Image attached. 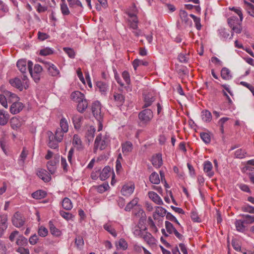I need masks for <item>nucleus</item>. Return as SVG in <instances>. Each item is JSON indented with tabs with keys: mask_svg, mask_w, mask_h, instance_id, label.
<instances>
[{
	"mask_svg": "<svg viewBox=\"0 0 254 254\" xmlns=\"http://www.w3.org/2000/svg\"><path fill=\"white\" fill-rule=\"evenodd\" d=\"M110 141L109 135L107 132L101 133L97 136L94 143V151L104 149Z\"/></svg>",
	"mask_w": 254,
	"mask_h": 254,
	"instance_id": "nucleus-1",
	"label": "nucleus"
},
{
	"mask_svg": "<svg viewBox=\"0 0 254 254\" xmlns=\"http://www.w3.org/2000/svg\"><path fill=\"white\" fill-rule=\"evenodd\" d=\"M27 65L29 71L33 80L35 82H39L43 70L42 67L40 65L36 64L32 69L33 63L30 61L28 62Z\"/></svg>",
	"mask_w": 254,
	"mask_h": 254,
	"instance_id": "nucleus-2",
	"label": "nucleus"
},
{
	"mask_svg": "<svg viewBox=\"0 0 254 254\" xmlns=\"http://www.w3.org/2000/svg\"><path fill=\"white\" fill-rule=\"evenodd\" d=\"M25 76H24V78ZM9 83L13 87L18 89L20 91H22L23 88L27 89L28 87V81L23 79V82L18 78H14L9 80Z\"/></svg>",
	"mask_w": 254,
	"mask_h": 254,
	"instance_id": "nucleus-3",
	"label": "nucleus"
},
{
	"mask_svg": "<svg viewBox=\"0 0 254 254\" xmlns=\"http://www.w3.org/2000/svg\"><path fill=\"white\" fill-rule=\"evenodd\" d=\"M138 117L142 124H146L153 118V113L150 109H145L139 114Z\"/></svg>",
	"mask_w": 254,
	"mask_h": 254,
	"instance_id": "nucleus-4",
	"label": "nucleus"
},
{
	"mask_svg": "<svg viewBox=\"0 0 254 254\" xmlns=\"http://www.w3.org/2000/svg\"><path fill=\"white\" fill-rule=\"evenodd\" d=\"M101 105L98 101L94 102L92 105V111L94 116L97 120L102 119Z\"/></svg>",
	"mask_w": 254,
	"mask_h": 254,
	"instance_id": "nucleus-5",
	"label": "nucleus"
},
{
	"mask_svg": "<svg viewBox=\"0 0 254 254\" xmlns=\"http://www.w3.org/2000/svg\"><path fill=\"white\" fill-rule=\"evenodd\" d=\"M167 210L161 206H156L153 213L154 220L159 221L166 214Z\"/></svg>",
	"mask_w": 254,
	"mask_h": 254,
	"instance_id": "nucleus-6",
	"label": "nucleus"
},
{
	"mask_svg": "<svg viewBox=\"0 0 254 254\" xmlns=\"http://www.w3.org/2000/svg\"><path fill=\"white\" fill-rule=\"evenodd\" d=\"M134 185L132 183L125 184L121 190V193L125 196H130L134 191Z\"/></svg>",
	"mask_w": 254,
	"mask_h": 254,
	"instance_id": "nucleus-7",
	"label": "nucleus"
},
{
	"mask_svg": "<svg viewBox=\"0 0 254 254\" xmlns=\"http://www.w3.org/2000/svg\"><path fill=\"white\" fill-rule=\"evenodd\" d=\"M130 27L133 30V33L136 36H139L141 35V31L137 30V23L138 20L135 15H130V19L129 20Z\"/></svg>",
	"mask_w": 254,
	"mask_h": 254,
	"instance_id": "nucleus-8",
	"label": "nucleus"
},
{
	"mask_svg": "<svg viewBox=\"0 0 254 254\" xmlns=\"http://www.w3.org/2000/svg\"><path fill=\"white\" fill-rule=\"evenodd\" d=\"M44 64L45 68L48 69L51 75L52 76H58L60 75L59 70L54 64L48 62H45Z\"/></svg>",
	"mask_w": 254,
	"mask_h": 254,
	"instance_id": "nucleus-9",
	"label": "nucleus"
},
{
	"mask_svg": "<svg viewBox=\"0 0 254 254\" xmlns=\"http://www.w3.org/2000/svg\"><path fill=\"white\" fill-rule=\"evenodd\" d=\"M60 156L55 157L54 159L49 161L47 164V169L51 174H53L56 171L57 164L59 161Z\"/></svg>",
	"mask_w": 254,
	"mask_h": 254,
	"instance_id": "nucleus-10",
	"label": "nucleus"
},
{
	"mask_svg": "<svg viewBox=\"0 0 254 254\" xmlns=\"http://www.w3.org/2000/svg\"><path fill=\"white\" fill-rule=\"evenodd\" d=\"M12 224L16 227L22 226L24 223V220L21 214L19 212H16L12 219Z\"/></svg>",
	"mask_w": 254,
	"mask_h": 254,
	"instance_id": "nucleus-11",
	"label": "nucleus"
},
{
	"mask_svg": "<svg viewBox=\"0 0 254 254\" xmlns=\"http://www.w3.org/2000/svg\"><path fill=\"white\" fill-rule=\"evenodd\" d=\"M23 104L17 101L13 102L10 107V112L12 114H16L19 113L23 108Z\"/></svg>",
	"mask_w": 254,
	"mask_h": 254,
	"instance_id": "nucleus-12",
	"label": "nucleus"
},
{
	"mask_svg": "<svg viewBox=\"0 0 254 254\" xmlns=\"http://www.w3.org/2000/svg\"><path fill=\"white\" fill-rule=\"evenodd\" d=\"M142 237L150 247H153L156 245L157 240L150 233L148 232H145Z\"/></svg>",
	"mask_w": 254,
	"mask_h": 254,
	"instance_id": "nucleus-13",
	"label": "nucleus"
},
{
	"mask_svg": "<svg viewBox=\"0 0 254 254\" xmlns=\"http://www.w3.org/2000/svg\"><path fill=\"white\" fill-rule=\"evenodd\" d=\"M213 166L212 163L209 161H205L203 164V170L207 175L211 178L214 176V173L212 170Z\"/></svg>",
	"mask_w": 254,
	"mask_h": 254,
	"instance_id": "nucleus-14",
	"label": "nucleus"
},
{
	"mask_svg": "<svg viewBox=\"0 0 254 254\" xmlns=\"http://www.w3.org/2000/svg\"><path fill=\"white\" fill-rule=\"evenodd\" d=\"M37 176L45 182H49L51 177L47 171L45 169H39L37 172Z\"/></svg>",
	"mask_w": 254,
	"mask_h": 254,
	"instance_id": "nucleus-15",
	"label": "nucleus"
},
{
	"mask_svg": "<svg viewBox=\"0 0 254 254\" xmlns=\"http://www.w3.org/2000/svg\"><path fill=\"white\" fill-rule=\"evenodd\" d=\"M133 149L132 143L130 141H126L122 144V150L125 155H127Z\"/></svg>",
	"mask_w": 254,
	"mask_h": 254,
	"instance_id": "nucleus-16",
	"label": "nucleus"
},
{
	"mask_svg": "<svg viewBox=\"0 0 254 254\" xmlns=\"http://www.w3.org/2000/svg\"><path fill=\"white\" fill-rule=\"evenodd\" d=\"M218 36L220 38L223 40H226L228 38L231 39L233 37V34L229 37L230 34L229 31L224 28H220L218 30Z\"/></svg>",
	"mask_w": 254,
	"mask_h": 254,
	"instance_id": "nucleus-17",
	"label": "nucleus"
},
{
	"mask_svg": "<svg viewBox=\"0 0 254 254\" xmlns=\"http://www.w3.org/2000/svg\"><path fill=\"white\" fill-rule=\"evenodd\" d=\"M113 100L117 106H121L124 103L125 97L122 93L115 92L113 94Z\"/></svg>",
	"mask_w": 254,
	"mask_h": 254,
	"instance_id": "nucleus-18",
	"label": "nucleus"
},
{
	"mask_svg": "<svg viewBox=\"0 0 254 254\" xmlns=\"http://www.w3.org/2000/svg\"><path fill=\"white\" fill-rule=\"evenodd\" d=\"M180 16L183 22L188 26H191L192 25L191 20L189 18L187 12L183 10H181L180 12Z\"/></svg>",
	"mask_w": 254,
	"mask_h": 254,
	"instance_id": "nucleus-19",
	"label": "nucleus"
},
{
	"mask_svg": "<svg viewBox=\"0 0 254 254\" xmlns=\"http://www.w3.org/2000/svg\"><path fill=\"white\" fill-rule=\"evenodd\" d=\"M83 118L79 115H74L72 117V121L75 129H79L82 124Z\"/></svg>",
	"mask_w": 254,
	"mask_h": 254,
	"instance_id": "nucleus-20",
	"label": "nucleus"
},
{
	"mask_svg": "<svg viewBox=\"0 0 254 254\" xmlns=\"http://www.w3.org/2000/svg\"><path fill=\"white\" fill-rule=\"evenodd\" d=\"M149 197L156 204L158 205L163 204V202L161 197L155 192L149 191L148 192Z\"/></svg>",
	"mask_w": 254,
	"mask_h": 254,
	"instance_id": "nucleus-21",
	"label": "nucleus"
},
{
	"mask_svg": "<svg viewBox=\"0 0 254 254\" xmlns=\"http://www.w3.org/2000/svg\"><path fill=\"white\" fill-rule=\"evenodd\" d=\"M9 119L8 112L4 110H0V125L4 126L7 124Z\"/></svg>",
	"mask_w": 254,
	"mask_h": 254,
	"instance_id": "nucleus-22",
	"label": "nucleus"
},
{
	"mask_svg": "<svg viewBox=\"0 0 254 254\" xmlns=\"http://www.w3.org/2000/svg\"><path fill=\"white\" fill-rule=\"evenodd\" d=\"M73 146L78 150H82L83 148L80 137L77 134H74L72 139Z\"/></svg>",
	"mask_w": 254,
	"mask_h": 254,
	"instance_id": "nucleus-23",
	"label": "nucleus"
},
{
	"mask_svg": "<svg viewBox=\"0 0 254 254\" xmlns=\"http://www.w3.org/2000/svg\"><path fill=\"white\" fill-rule=\"evenodd\" d=\"M152 163L155 168H159L162 164L161 154H157L153 156L152 158Z\"/></svg>",
	"mask_w": 254,
	"mask_h": 254,
	"instance_id": "nucleus-24",
	"label": "nucleus"
},
{
	"mask_svg": "<svg viewBox=\"0 0 254 254\" xmlns=\"http://www.w3.org/2000/svg\"><path fill=\"white\" fill-rule=\"evenodd\" d=\"M4 93L7 102L13 103L15 101H19V98L15 94L12 93L8 91H4Z\"/></svg>",
	"mask_w": 254,
	"mask_h": 254,
	"instance_id": "nucleus-25",
	"label": "nucleus"
},
{
	"mask_svg": "<svg viewBox=\"0 0 254 254\" xmlns=\"http://www.w3.org/2000/svg\"><path fill=\"white\" fill-rule=\"evenodd\" d=\"M49 225L50 232L53 235L56 237H59L62 235L61 230L55 226L52 221H49Z\"/></svg>",
	"mask_w": 254,
	"mask_h": 254,
	"instance_id": "nucleus-26",
	"label": "nucleus"
},
{
	"mask_svg": "<svg viewBox=\"0 0 254 254\" xmlns=\"http://www.w3.org/2000/svg\"><path fill=\"white\" fill-rule=\"evenodd\" d=\"M28 154V150L26 147H23L22 151L18 159V163L20 166H23Z\"/></svg>",
	"mask_w": 254,
	"mask_h": 254,
	"instance_id": "nucleus-27",
	"label": "nucleus"
},
{
	"mask_svg": "<svg viewBox=\"0 0 254 254\" xmlns=\"http://www.w3.org/2000/svg\"><path fill=\"white\" fill-rule=\"evenodd\" d=\"M96 89L98 90L102 94L106 93L108 89V85L102 81H98L96 83Z\"/></svg>",
	"mask_w": 254,
	"mask_h": 254,
	"instance_id": "nucleus-28",
	"label": "nucleus"
},
{
	"mask_svg": "<svg viewBox=\"0 0 254 254\" xmlns=\"http://www.w3.org/2000/svg\"><path fill=\"white\" fill-rule=\"evenodd\" d=\"M84 94L78 91H74L71 94V99L77 103L82 99H84Z\"/></svg>",
	"mask_w": 254,
	"mask_h": 254,
	"instance_id": "nucleus-29",
	"label": "nucleus"
},
{
	"mask_svg": "<svg viewBox=\"0 0 254 254\" xmlns=\"http://www.w3.org/2000/svg\"><path fill=\"white\" fill-rule=\"evenodd\" d=\"M59 142H60L58 141L57 140L55 139L54 136L51 132V134L49 135L48 146L51 148L56 149L58 147Z\"/></svg>",
	"mask_w": 254,
	"mask_h": 254,
	"instance_id": "nucleus-30",
	"label": "nucleus"
},
{
	"mask_svg": "<svg viewBox=\"0 0 254 254\" xmlns=\"http://www.w3.org/2000/svg\"><path fill=\"white\" fill-rule=\"evenodd\" d=\"M95 131V128L93 126H90L88 127L85 137L87 139L89 142L93 140L94 137V133Z\"/></svg>",
	"mask_w": 254,
	"mask_h": 254,
	"instance_id": "nucleus-31",
	"label": "nucleus"
},
{
	"mask_svg": "<svg viewBox=\"0 0 254 254\" xmlns=\"http://www.w3.org/2000/svg\"><path fill=\"white\" fill-rule=\"evenodd\" d=\"M17 66L19 70L23 73H25L27 70V62L25 60H20L17 62Z\"/></svg>",
	"mask_w": 254,
	"mask_h": 254,
	"instance_id": "nucleus-32",
	"label": "nucleus"
},
{
	"mask_svg": "<svg viewBox=\"0 0 254 254\" xmlns=\"http://www.w3.org/2000/svg\"><path fill=\"white\" fill-rule=\"evenodd\" d=\"M202 120L206 123L210 122L212 120L211 113L207 110H203L201 113Z\"/></svg>",
	"mask_w": 254,
	"mask_h": 254,
	"instance_id": "nucleus-33",
	"label": "nucleus"
},
{
	"mask_svg": "<svg viewBox=\"0 0 254 254\" xmlns=\"http://www.w3.org/2000/svg\"><path fill=\"white\" fill-rule=\"evenodd\" d=\"M245 8L251 16L254 17V6L246 0H244Z\"/></svg>",
	"mask_w": 254,
	"mask_h": 254,
	"instance_id": "nucleus-34",
	"label": "nucleus"
},
{
	"mask_svg": "<svg viewBox=\"0 0 254 254\" xmlns=\"http://www.w3.org/2000/svg\"><path fill=\"white\" fill-rule=\"evenodd\" d=\"M221 76L223 79L229 80L231 79L232 75L230 70L227 67H223L221 71Z\"/></svg>",
	"mask_w": 254,
	"mask_h": 254,
	"instance_id": "nucleus-35",
	"label": "nucleus"
},
{
	"mask_svg": "<svg viewBox=\"0 0 254 254\" xmlns=\"http://www.w3.org/2000/svg\"><path fill=\"white\" fill-rule=\"evenodd\" d=\"M87 102L84 98L77 103V109L79 112L82 113L87 108Z\"/></svg>",
	"mask_w": 254,
	"mask_h": 254,
	"instance_id": "nucleus-36",
	"label": "nucleus"
},
{
	"mask_svg": "<svg viewBox=\"0 0 254 254\" xmlns=\"http://www.w3.org/2000/svg\"><path fill=\"white\" fill-rule=\"evenodd\" d=\"M117 249H121L123 251L126 250L128 248V244L124 239H121L116 244Z\"/></svg>",
	"mask_w": 254,
	"mask_h": 254,
	"instance_id": "nucleus-37",
	"label": "nucleus"
},
{
	"mask_svg": "<svg viewBox=\"0 0 254 254\" xmlns=\"http://www.w3.org/2000/svg\"><path fill=\"white\" fill-rule=\"evenodd\" d=\"M7 215L2 214L0 216V226L1 230H6L7 228Z\"/></svg>",
	"mask_w": 254,
	"mask_h": 254,
	"instance_id": "nucleus-38",
	"label": "nucleus"
},
{
	"mask_svg": "<svg viewBox=\"0 0 254 254\" xmlns=\"http://www.w3.org/2000/svg\"><path fill=\"white\" fill-rule=\"evenodd\" d=\"M62 206L64 209L67 210H71L73 207L71 200L67 197L64 198L62 202Z\"/></svg>",
	"mask_w": 254,
	"mask_h": 254,
	"instance_id": "nucleus-39",
	"label": "nucleus"
},
{
	"mask_svg": "<svg viewBox=\"0 0 254 254\" xmlns=\"http://www.w3.org/2000/svg\"><path fill=\"white\" fill-rule=\"evenodd\" d=\"M110 172V168L109 167H105L100 173V178L101 180H105L109 177Z\"/></svg>",
	"mask_w": 254,
	"mask_h": 254,
	"instance_id": "nucleus-40",
	"label": "nucleus"
},
{
	"mask_svg": "<svg viewBox=\"0 0 254 254\" xmlns=\"http://www.w3.org/2000/svg\"><path fill=\"white\" fill-rule=\"evenodd\" d=\"M60 129L64 132H67L68 130V124L67 120L63 118L60 121Z\"/></svg>",
	"mask_w": 254,
	"mask_h": 254,
	"instance_id": "nucleus-41",
	"label": "nucleus"
},
{
	"mask_svg": "<svg viewBox=\"0 0 254 254\" xmlns=\"http://www.w3.org/2000/svg\"><path fill=\"white\" fill-rule=\"evenodd\" d=\"M141 65L147 66L148 65V63L147 61L139 59L134 60L132 63V65L134 70H136L137 67Z\"/></svg>",
	"mask_w": 254,
	"mask_h": 254,
	"instance_id": "nucleus-42",
	"label": "nucleus"
},
{
	"mask_svg": "<svg viewBox=\"0 0 254 254\" xmlns=\"http://www.w3.org/2000/svg\"><path fill=\"white\" fill-rule=\"evenodd\" d=\"M244 220H237L235 222V226L238 231L243 232L245 230V226L244 225Z\"/></svg>",
	"mask_w": 254,
	"mask_h": 254,
	"instance_id": "nucleus-43",
	"label": "nucleus"
},
{
	"mask_svg": "<svg viewBox=\"0 0 254 254\" xmlns=\"http://www.w3.org/2000/svg\"><path fill=\"white\" fill-rule=\"evenodd\" d=\"M138 202V198L135 197L133 198L131 201L128 202L126 205L125 210L126 211H129L135 205L137 204Z\"/></svg>",
	"mask_w": 254,
	"mask_h": 254,
	"instance_id": "nucleus-44",
	"label": "nucleus"
},
{
	"mask_svg": "<svg viewBox=\"0 0 254 254\" xmlns=\"http://www.w3.org/2000/svg\"><path fill=\"white\" fill-rule=\"evenodd\" d=\"M150 181L152 184H159L160 182V180L158 174L156 172H153L149 177Z\"/></svg>",
	"mask_w": 254,
	"mask_h": 254,
	"instance_id": "nucleus-45",
	"label": "nucleus"
},
{
	"mask_svg": "<svg viewBox=\"0 0 254 254\" xmlns=\"http://www.w3.org/2000/svg\"><path fill=\"white\" fill-rule=\"evenodd\" d=\"M243 20L241 18L239 19L236 16H232L228 18V22L230 27H232L233 25L241 24Z\"/></svg>",
	"mask_w": 254,
	"mask_h": 254,
	"instance_id": "nucleus-46",
	"label": "nucleus"
},
{
	"mask_svg": "<svg viewBox=\"0 0 254 254\" xmlns=\"http://www.w3.org/2000/svg\"><path fill=\"white\" fill-rule=\"evenodd\" d=\"M133 235L135 237H142L145 233L143 229H141L138 226H135L132 230Z\"/></svg>",
	"mask_w": 254,
	"mask_h": 254,
	"instance_id": "nucleus-47",
	"label": "nucleus"
},
{
	"mask_svg": "<svg viewBox=\"0 0 254 254\" xmlns=\"http://www.w3.org/2000/svg\"><path fill=\"white\" fill-rule=\"evenodd\" d=\"M16 244L20 247H23L27 244V239L23 236H19L16 242Z\"/></svg>",
	"mask_w": 254,
	"mask_h": 254,
	"instance_id": "nucleus-48",
	"label": "nucleus"
},
{
	"mask_svg": "<svg viewBox=\"0 0 254 254\" xmlns=\"http://www.w3.org/2000/svg\"><path fill=\"white\" fill-rule=\"evenodd\" d=\"M46 193L43 190H37L32 194L33 198L36 199H40L44 197Z\"/></svg>",
	"mask_w": 254,
	"mask_h": 254,
	"instance_id": "nucleus-49",
	"label": "nucleus"
},
{
	"mask_svg": "<svg viewBox=\"0 0 254 254\" xmlns=\"http://www.w3.org/2000/svg\"><path fill=\"white\" fill-rule=\"evenodd\" d=\"M53 53V50L49 47L44 48L39 51V54L41 56H46Z\"/></svg>",
	"mask_w": 254,
	"mask_h": 254,
	"instance_id": "nucleus-50",
	"label": "nucleus"
},
{
	"mask_svg": "<svg viewBox=\"0 0 254 254\" xmlns=\"http://www.w3.org/2000/svg\"><path fill=\"white\" fill-rule=\"evenodd\" d=\"M64 133L65 132L62 130L60 128H58L55 132V136L54 137L58 141L61 142L63 139Z\"/></svg>",
	"mask_w": 254,
	"mask_h": 254,
	"instance_id": "nucleus-51",
	"label": "nucleus"
},
{
	"mask_svg": "<svg viewBox=\"0 0 254 254\" xmlns=\"http://www.w3.org/2000/svg\"><path fill=\"white\" fill-rule=\"evenodd\" d=\"M165 228L168 233L169 234H173V232L176 230L174 227L173 224L170 222L166 221H165Z\"/></svg>",
	"mask_w": 254,
	"mask_h": 254,
	"instance_id": "nucleus-52",
	"label": "nucleus"
},
{
	"mask_svg": "<svg viewBox=\"0 0 254 254\" xmlns=\"http://www.w3.org/2000/svg\"><path fill=\"white\" fill-rule=\"evenodd\" d=\"M190 16L191 17L195 24V27L197 30H200L201 27V25L200 23V18L199 17H196L194 15L192 14H190Z\"/></svg>",
	"mask_w": 254,
	"mask_h": 254,
	"instance_id": "nucleus-53",
	"label": "nucleus"
},
{
	"mask_svg": "<svg viewBox=\"0 0 254 254\" xmlns=\"http://www.w3.org/2000/svg\"><path fill=\"white\" fill-rule=\"evenodd\" d=\"M104 228L114 237L117 236L116 230L109 224H105L104 225Z\"/></svg>",
	"mask_w": 254,
	"mask_h": 254,
	"instance_id": "nucleus-54",
	"label": "nucleus"
},
{
	"mask_svg": "<svg viewBox=\"0 0 254 254\" xmlns=\"http://www.w3.org/2000/svg\"><path fill=\"white\" fill-rule=\"evenodd\" d=\"M246 155L245 150L242 149H239L235 152V156L237 158H244L246 157Z\"/></svg>",
	"mask_w": 254,
	"mask_h": 254,
	"instance_id": "nucleus-55",
	"label": "nucleus"
},
{
	"mask_svg": "<svg viewBox=\"0 0 254 254\" xmlns=\"http://www.w3.org/2000/svg\"><path fill=\"white\" fill-rule=\"evenodd\" d=\"M60 214L62 217L67 221L71 220L73 217L72 214L64 210H61Z\"/></svg>",
	"mask_w": 254,
	"mask_h": 254,
	"instance_id": "nucleus-56",
	"label": "nucleus"
},
{
	"mask_svg": "<svg viewBox=\"0 0 254 254\" xmlns=\"http://www.w3.org/2000/svg\"><path fill=\"white\" fill-rule=\"evenodd\" d=\"M38 233L40 236L42 237H45L47 236L48 231L46 228L43 226H41L39 227L38 228Z\"/></svg>",
	"mask_w": 254,
	"mask_h": 254,
	"instance_id": "nucleus-57",
	"label": "nucleus"
},
{
	"mask_svg": "<svg viewBox=\"0 0 254 254\" xmlns=\"http://www.w3.org/2000/svg\"><path fill=\"white\" fill-rule=\"evenodd\" d=\"M201 139L206 144L209 143L211 141L210 135L209 133L202 132L200 134Z\"/></svg>",
	"mask_w": 254,
	"mask_h": 254,
	"instance_id": "nucleus-58",
	"label": "nucleus"
},
{
	"mask_svg": "<svg viewBox=\"0 0 254 254\" xmlns=\"http://www.w3.org/2000/svg\"><path fill=\"white\" fill-rule=\"evenodd\" d=\"M68 5L70 7H73L75 6L82 7L81 2L79 0H67Z\"/></svg>",
	"mask_w": 254,
	"mask_h": 254,
	"instance_id": "nucleus-59",
	"label": "nucleus"
},
{
	"mask_svg": "<svg viewBox=\"0 0 254 254\" xmlns=\"http://www.w3.org/2000/svg\"><path fill=\"white\" fill-rule=\"evenodd\" d=\"M7 101L6 97L5 96V94L3 92V94H0V104L5 108H7L8 104Z\"/></svg>",
	"mask_w": 254,
	"mask_h": 254,
	"instance_id": "nucleus-60",
	"label": "nucleus"
},
{
	"mask_svg": "<svg viewBox=\"0 0 254 254\" xmlns=\"http://www.w3.org/2000/svg\"><path fill=\"white\" fill-rule=\"evenodd\" d=\"M61 9L63 14L68 15L69 14L70 12L66 3H62L61 4Z\"/></svg>",
	"mask_w": 254,
	"mask_h": 254,
	"instance_id": "nucleus-61",
	"label": "nucleus"
},
{
	"mask_svg": "<svg viewBox=\"0 0 254 254\" xmlns=\"http://www.w3.org/2000/svg\"><path fill=\"white\" fill-rule=\"evenodd\" d=\"M229 9L234 11L236 14H237L241 20L243 19V13L242 12L241 8L237 7H229Z\"/></svg>",
	"mask_w": 254,
	"mask_h": 254,
	"instance_id": "nucleus-62",
	"label": "nucleus"
},
{
	"mask_svg": "<svg viewBox=\"0 0 254 254\" xmlns=\"http://www.w3.org/2000/svg\"><path fill=\"white\" fill-rule=\"evenodd\" d=\"M75 244L76 245L77 247L81 249L84 245V241L83 238L80 236H78L75 239Z\"/></svg>",
	"mask_w": 254,
	"mask_h": 254,
	"instance_id": "nucleus-63",
	"label": "nucleus"
},
{
	"mask_svg": "<svg viewBox=\"0 0 254 254\" xmlns=\"http://www.w3.org/2000/svg\"><path fill=\"white\" fill-rule=\"evenodd\" d=\"M122 77L127 84H129L130 82V75L129 73L127 71H124L122 73Z\"/></svg>",
	"mask_w": 254,
	"mask_h": 254,
	"instance_id": "nucleus-64",
	"label": "nucleus"
}]
</instances>
